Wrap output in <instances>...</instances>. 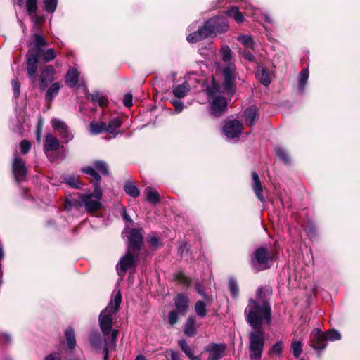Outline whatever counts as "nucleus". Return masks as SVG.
Instances as JSON below:
<instances>
[{"label":"nucleus","instance_id":"nucleus-60","mask_svg":"<svg viewBox=\"0 0 360 360\" xmlns=\"http://www.w3.org/2000/svg\"><path fill=\"white\" fill-rule=\"evenodd\" d=\"M243 55L245 59L250 61H252L255 58L254 56L248 51H244Z\"/></svg>","mask_w":360,"mask_h":360},{"label":"nucleus","instance_id":"nucleus-40","mask_svg":"<svg viewBox=\"0 0 360 360\" xmlns=\"http://www.w3.org/2000/svg\"><path fill=\"white\" fill-rule=\"evenodd\" d=\"M195 311L198 316H205L207 314L205 303L202 301H198L195 304Z\"/></svg>","mask_w":360,"mask_h":360},{"label":"nucleus","instance_id":"nucleus-50","mask_svg":"<svg viewBox=\"0 0 360 360\" xmlns=\"http://www.w3.org/2000/svg\"><path fill=\"white\" fill-rule=\"evenodd\" d=\"M11 84L14 96L18 98L20 95V84L17 79H13Z\"/></svg>","mask_w":360,"mask_h":360},{"label":"nucleus","instance_id":"nucleus-23","mask_svg":"<svg viewBox=\"0 0 360 360\" xmlns=\"http://www.w3.org/2000/svg\"><path fill=\"white\" fill-rule=\"evenodd\" d=\"M172 91L175 97L184 98L190 91V86L188 82H184L182 84L174 86Z\"/></svg>","mask_w":360,"mask_h":360},{"label":"nucleus","instance_id":"nucleus-44","mask_svg":"<svg viewBox=\"0 0 360 360\" xmlns=\"http://www.w3.org/2000/svg\"><path fill=\"white\" fill-rule=\"evenodd\" d=\"M229 289L233 297H236L238 296L239 290L238 286L236 281V280L231 278L229 281Z\"/></svg>","mask_w":360,"mask_h":360},{"label":"nucleus","instance_id":"nucleus-30","mask_svg":"<svg viewBox=\"0 0 360 360\" xmlns=\"http://www.w3.org/2000/svg\"><path fill=\"white\" fill-rule=\"evenodd\" d=\"M145 193L146 195L147 200L150 203L155 205L160 201V197L158 192L150 187H147L145 189Z\"/></svg>","mask_w":360,"mask_h":360},{"label":"nucleus","instance_id":"nucleus-13","mask_svg":"<svg viewBox=\"0 0 360 360\" xmlns=\"http://www.w3.org/2000/svg\"><path fill=\"white\" fill-rule=\"evenodd\" d=\"M13 172L15 180L20 182L25 180L27 174V169L25 163L16 155L13 161Z\"/></svg>","mask_w":360,"mask_h":360},{"label":"nucleus","instance_id":"nucleus-57","mask_svg":"<svg viewBox=\"0 0 360 360\" xmlns=\"http://www.w3.org/2000/svg\"><path fill=\"white\" fill-rule=\"evenodd\" d=\"M136 252L140 250V245L143 243V236L141 231L136 229Z\"/></svg>","mask_w":360,"mask_h":360},{"label":"nucleus","instance_id":"nucleus-19","mask_svg":"<svg viewBox=\"0 0 360 360\" xmlns=\"http://www.w3.org/2000/svg\"><path fill=\"white\" fill-rule=\"evenodd\" d=\"M79 75V72L75 68H70L65 77L66 84L71 88L76 86L78 83Z\"/></svg>","mask_w":360,"mask_h":360},{"label":"nucleus","instance_id":"nucleus-32","mask_svg":"<svg viewBox=\"0 0 360 360\" xmlns=\"http://www.w3.org/2000/svg\"><path fill=\"white\" fill-rule=\"evenodd\" d=\"M65 335L68 347L70 349L75 348L76 345V340L74 329L71 327L68 328L65 330Z\"/></svg>","mask_w":360,"mask_h":360},{"label":"nucleus","instance_id":"nucleus-2","mask_svg":"<svg viewBox=\"0 0 360 360\" xmlns=\"http://www.w3.org/2000/svg\"><path fill=\"white\" fill-rule=\"evenodd\" d=\"M122 301L120 292H117L114 298L110 300L108 305L101 312L99 316V325L104 335H111V342L115 345L118 335L117 330H112V320L117 311Z\"/></svg>","mask_w":360,"mask_h":360},{"label":"nucleus","instance_id":"nucleus-27","mask_svg":"<svg viewBox=\"0 0 360 360\" xmlns=\"http://www.w3.org/2000/svg\"><path fill=\"white\" fill-rule=\"evenodd\" d=\"M122 124V120L120 117H116L112 119L108 125L106 124V131L112 134H117V129Z\"/></svg>","mask_w":360,"mask_h":360},{"label":"nucleus","instance_id":"nucleus-5","mask_svg":"<svg viewBox=\"0 0 360 360\" xmlns=\"http://www.w3.org/2000/svg\"><path fill=\"white\" fill-rule=\"evenodd\" d=\"M103 191L99 185H95L94 192H86L79 194L78 198L67 199L65 202V208L70 210L74 205L84 207L89 213L94 212L101 207V200Z\"/></svg>","mask_w":360,"mask_h":360},{"label":"nucleus","instance_id":"nucleus-37","mask_svg":"<svg viewBox=\"0 0 360 360\" xmlns=\"http://www.w3.org/2000/svg\"><path fill=\"white\" fill-rule=\"evenodd\" d=\"M94 167L104 175L108 174V167L105 162L102 160H96L93 162Z\"/></svg>","mask_w":360,"mask_h":360},{"label":"nucleus","instance_id":"nucleus-38","mask_svg":"<svg viewBox=\"0 0 360 360\" xmlns=\"http://www.w3.org/2000/svg\"><path fill=\"white\" fill-rule=\"evenodd\" d=\"M179 345L191 360L198 359L196 356H194L193 355L192 350L190 348V347L187 345L186 340H180L179 341Z\"/></svg>","mask_w":360,"mask_h":360},{"label":"nucleus","instance_id":"nucleus-10","mask_svg":"<svg viewBox=\"0 0 360 360\" xmlns=\"http://www.w3.org/2000/svg\"><path fill=\"white\" fill-rule=\"evenodd\" d=\"M250 357L252 360H259L264 349V333L260 329H255L249 335Z\"/></svg>","mask_w":360,"mask_h":360},{"label":"nucleus","instance_id":"nucleus-29","mask_svg":"<svg viewBox=\"0 0 360 360\" xmlns=\"http://www.w3.org/2000/svg\"><path fill=\"white\" fill-rule=\"evenodd\" d=\"M51 122L53 129L57 131L59 135L68 129L66 123L60 119L53 118Z\"/></svg>","mask_w":360,"mask_h":360},{"label":"nucleus","instance_id":"nucleus-8","mask_svg":"<svg viewBox=\"0 0 360 360\" xmlns=\"http://www.w3.org/2000/svg\"><path fill=\"white\" fill-rule=\"evenodd\" d=\"M219 93V86L213 80L212 84L207 88V94L214 99L210 103V113L214 117L221 115L227 108V101L225 98L217 96Z\"/></svg>","mask_w":360,"mask_h":360},{"label":"nucleus","instance_id":"nucleus-54","mask_svg":"<svg viewBox=\"0 0 360 360\" xmlns=\"http://www.w3.org/2000/svg\"><path fill=\"white\" fill-rule=\"evenodd\" d=\"M283 350V345L281 342H277L273 345L271 349V353L280 355Z\"/></svg>","mask_w":360,"mask_h":360},{"label":"nucleus","instance_id":"nucleus-47","mask_svg":"<svg viewBox=\"0 0 360 360\" xmlns=\"http://www.w3.org/2000/svg\"><path fill=\"white\" fill-rule=\"evenodd\" d=\"M148 243L150 245V247L153 250H155V249H157L158 248H159V247H160L162 245V243H160V241L158 239V238H157L153 234L148 237Z\"/></svg>","mask_w":360,"mask_h":360},{"label":"nucleus","instance_id":"nucleus-64","mask_svg":"<svg viewBox=\"0 0 360 360\" xmlns=\"http://www.w3.org/2000/svg\"><path fill=\"white\" fill-rule=\"evenodd\" d=\"M104 353H105V355H104V360H108V353H109V349H108V347H105L104 348Z\"/></svg>","mask_w":360,"mask_h":360},{"label":"nucleus","instance_id":"nucleus-28","mask_svg":"<svg viewBox=\"0 0 360 360\" xmlns=\"http://www.w3.org/2000/svg\"><path fill=\"white\" fill-rule=\"evenodd\" d=\"M195 319L190 316L188 318L184 327V333L186 335L192 337L196 334V328L195 326Z\"/></svg>","mask_w":360,"mask_h":360},{"label":"nucleus","instance_id":"nucleus-45","mask_svg":"<svg viewBox=\"0 0 360 360\" xmlns=\"http://www.w3.org/2000/svg\"><path fill=\"white\" fill-rule=\"evenodd\" d=\"M12 342V337L11 334L6 332L0 331V345L2 346H8Z\"/></svg>","mask_w":360,"mask_h":360},{"label":"nucleus","instance_id":"nucleus-25","mask_svg":"<svg viewBox=\"0 0 360 360\" xmlns=\"http://www.w3.org/2000/svg\"><path fill=\"white\" fill-rule=\"evenodd\" d=\"M61 84L60 82L53 83L46 91V101L51 102L52 100L58 94L60 88Z\"/></svg>","mask_w":360,"mask_h":360},{"label":"nucleus","instance_id":"nucleus-53","mask_svg":"<svg viewBox=\"0 0 360 360\" xmlns=\"http://www.w3.org/2000/svg\"><path fill=\"white\" fill-rule=\"evenodd\" d=\"M60 136L66 143H68L74 138L73 134L71 133L68 129L63 131Z\"/></svg>","mask_w":360,"mask_h":360},{"label":"nucleus","instance_id":"nucleus-18","mask_svg":"<svg viewBox=\"0 0 360 360\" xmlns=\"http://www.w3.org/2000/svg\"><path fill=\"white\" fill-rule=\"evenodd\" d=\"M252 190H253L255 195L261 202H264V197L262 195L263 187H262V185L259 180V176L257 175V174L256 172H254L252 173Z\"/></svg>","mask_w":360,"mask_h":360},{"label":"nucleus","instance_id":"nucleus-26","mask_svg":"<svg viewBox=\"0 0 360 360\" xmlns=\"http://www.w3.org/2000/svg\"><path fill=\"white\" fill-rule=\"evenodd\" d=\"M106 131V123L104 122H91L89 124V131L93 135L101 134Z\"/></svg>","mask_w":360,"mask_h":360},{"label":"nucleus","instance_id":"nucleus-11","mask_svg":"<svg viewBox=\"0 0 360 360\" xmlns=\"http://www.w3.org/2000/svg\"><path fill=\"white\" fill-rule=\"evenodd\" d=\"M270 254L264 247L257 248L252 259V266L257 270H263L269 267Z\"/></svg>","mask_w":360,"mask_h":360},{"label":"nucleus","instance_id":"nucleus-4","mask_svg":"<svg viewBox=\"0 0 360 360\" xmlns=\"http://www.w3.org/2000/svg\"><path fill=\"white\" fill-rule=\"evenodd\" d=\"M46 44L47 43L44 37L38 34H33L28 42L30 49L27 55V72L32 83L36 82L35 74L41 53V48L46 46Z\"/></svg>","mask_w":360,"mask_h":360},{"label":"nucleus","instance_id":"nucleus-59","mask_svg":"<svg viewBox=\"0 0 360 360\" xmlns=\"http://www.w3.org/2000/svg\"><path fill=\"white\" fill-rule=\"evenodd\" d=\"M44 360H61V356L60 353L54 352L46 356Z\"/></svg>","mask_w":360,"mask_h":360},{"label":"nucleus","instance_id":"nucleus-21","mask_svg":"<svg viewBox=\"0 0 360 360\" xmlns=\"http://www.w3.org/2000/svg\"><path fill=\"white\" fill-rule=\"evenodd\" d=\"M59 148V141L51 134H47L45 139L44 151H54Z\"/></svg>","mask_w":360,"mask_h":360},{"label":"nucleus","instance_id":"nucleus-31","mask_svg":"<svg viewBox=\"0 0 360 360\" xmlns=\"http://www.w3.org/2000/svg\"><path fill=\"white\" fill-rule=\"evenodd\" d=\"M89 98L93 103H94V104L98 103L101 107H103V106L106 105L108 102V98L105 96L101 95L98 92L92 94L90 96Z\"/></svg>","mask_w":360,"mask_h":360},{"label":"nucleus","instance_id":"nucleus-12","mask_svg":"<svg viewBox=\"0 0 360 360\" xmlns=\"http://www.w3.org/2000/svg\"><path fill=\"white\" fill-rule=\"evenodd\" d=\"M243 130V124L236 120H226L223 127V133L227 139H236Z\"/></svg>","mask_w":360,"mask_h":360},{"label":"nucleus","instance_id":"nucleus-1","mask_svg":"<svg viewBox=\"0 0 360 360\" xmlns=\"http://www.w3.org/2000/svg\"><path fill=\"white\" fill-rule=\"evenodd\" d=\"M245 316L254 329H260L262 325L271 323V309L262 288L257 290L255 299L249 300L245 309Z\"/></svg>","mask_w":360,"mask_h":360},{"label":"nucleus","instance_id":"nucleus-41","mask_svg":"<svg viewBox=\"0 0 360 360\" xmlns=\"http://www.w3.org/2000/svg\"><path fill=\"white\" fill-rule=\"evenodd\" d=\"M89 342L94 348L100 347L102 342L100 334L98 333H92L89 337Z\"/></svg>","mask_w":360,"mask_h":360},{"label":"nucleus","instance_id":"nucleus-63","mask_svg":"<svg viewBox=\"0 0 360 360\" xmlns=\"http://www.w3.org/2000/svg\"><path fill=\"white\" fill-rule=\"evenodd\" d=\"M171 359L172 360H178V354L176 352L172 351L171 353Z\"/></svg>","mask_w":360,"mask_h":360},{"label":"nucleus","instance_id":"nucleus-46","mask_svg":"<svg viewBox=\"0 0 360 360\" xmlns=\"http://www.w3.org/2000/svg\"><path fill=\"white\" fill-rule=\"evenodd\" d=\"M65 183L73 188H80V182L79 179L74 176H69L65 179Z\"/></svg>","mask_w":360,"mask_h":360},{"label":"nucleus","instance_id":"nucleus-7","mask_svg":"<svg viewBox=\"0 0 360 360\" xmlns=\"http://www.w3.org/2000/svg\"><path fill=\"white\" fill-rule=\"evenodd\" d=\"M122 238L127 244L128 252L121 258L117 265V271L120 276L124 275L125 271L135 264V257L132 254L135 251V229L130 228L127 224L122 231Z\"/></svg>","mask_w":360,"mask_h":360},{"label":"nucleus","instance_id":"nucleus-56","mask_svg":"<svg viewBox=\"0 0 360 360\" xmlns=\"http://www.w3.org/2000/svg\"><path fill=\"white\" fill-rule=\"evenodd\" d=\"M177 320L178 316L176 312L174 311H170L168 315V321L169 324L172 326L174 325L177 322Z\"/></svg>","mask_w":360,"mask_h":360},{"label":"nucleus","instance_id":"nucleus-62","mask_svg":"<svg viewBox=\"0 0 360 360\" xmlns=\"http://www.w3.org/2000/svg\"><path fill=\"white\" fill-rule=\"evenodd\" d=\"M123 217H124V219L126 221L129 222L131 224H132V223H133L132 219L129 217V216L128 215V214H127V213H126L125 212H124Z\"/></svg>","mask_w":360,"mask_h":360},{"label":"nucleus","instance_id":"nucleus-3","mask_svg":"<svg viewBox=\"0 0 360 360\" xmlns=\"http://www.w3.org/2000/svg\"><path fill=\"white\" fill-rule=\"evenodd\" d=\"M222 63L216 64L217 73L220 74L224 80V86L228 91H232L236 77V66L232 61V51L227 46L221 49Z\"/></svg>","mask_w":360,"mask_h":360},{"label":"nucleus","instance_id":"nucleus-34","mask_svg":"<svg viewBox=\"0 0 360 360\" xmlns=\"http://www.w3.org/2000/svg\"><path fill=\"white\" fill-rule=\"evenodd\" d=\"M275 152L276 156L280 158V160H281L284 163L288 164L290 162V157L285 148L277 146L275 148Z\"/></svg>","mask_w":360,"mask_h":360},{"label":"nucleus","instance_id":"nucleus-9","mask_svg":"<svg viewBox=\"0 0 360 360\" xmlns=\"http://www.w3.org/2000/svg\"><path fill=\"white\" fill-rule=\"evenodd\" d=\"M340 333L335 330H330L326 333H321L319 328H315L311 333V346L317 351H321L326 347V340L334 341L340 340Z\"/></svg>","mask_w":360,"mask_h":360},{"label":"nucleus","instance_id":"nucleus-6","mask_svg":"<svg viewBox=\"0 0 360 360\" xmlns=\"http://www.w3.org/2000/svg\"><path fill=\"white\" fill-rule=\"evenodd\" d=\"M228 28L229 25L224 18L215 17L207 21L197 32L190 34L186 39L189 43H196L214 33L225 32Z\"/></svg>","mask_w":360,"mask_h":360},{"label":"nucleus","instance_id":"nucleus-39","mask_svg":"<svg viewBox=\"0 0 360 360\" xmlns=\"http://www.w3.org/2000/svg\"><path fill=\"white\" fill-rule=\"evenodd\" d=\"M43 48H41V53L40 56V58H42V59L45 62H50L56 58V52L53 49H48L47 50L43 51Z\"/></svg>","mask_w":360,"mask_h":360},{"label":"nucleus","instance_id":"nucleus-14","mask_svg":"<svg viewBox=\"0 0 360 360\" xmlns=\"http://www.w3.org/2000/svg\"><path fill=\"white\" fill-rule=\"evenodd\" d=\"M225 349L226 346L223 344L208 345L205 348V351L209 352L207 360H219L224 356Z\"/></svg>","mask_w":360,"mask_h":360},{"label":"nucleus","instance_id":"nucleus-42","mask_svg":"<svg viewBox=\"0 0 360 360\" xmlns=\"http://www.w3.org/2000/svg\"><path fill=\"white\" fill-rule=\"evenodd\" d=\"M238 40L248 49H253L254 42L250 36L243 35L238 37Z\"/></svg>","mask_w":360,"mask_h":360},{"label":"nucleus","instance_id":"nucleus-43","mask_svg":"<svg viewBox=\"0 0 360 360\" xmlns=\"http://www.w3.org/2000/svg\"><path fill=\"white\" fill-rule=\"evenodd\" d=\"M45 10L49 13H53L58 5V0H44Z\"/></svg>","mask_w":360,"mask_h":360},{"label":"nucleus","instance_id":"nucleus-36","mask_svg":"<svg viewBox=\"0 0 360 360\" xmlns=\"http://www.w3.org/2000/svg\"><path fill=\"white\" fill-rule=\"evenodd\" d=\"M227 15L232 17L236 22L240 23L243 21V15L237 7H233L227 11Z\"/></svg>","mask_w":360,"mask_h":360},{"label":"nucleus","instance_id":"nucleus-52","mask_svg":"<svg viewBox=\"0 0 360 360\" xmlns=\"http://www.w3.org/2000/svg\"><path fill=\"white\" fill-rule=\"evenodd\" d=\"M20 147L22 153L26 154L30 150L31 144L28 141L23 140L20 142Z\"/></svg>","mask_w":360,"mask_h":360},{"label":"nucleus","instance_id":"nucleus-58","mask_svg":"<svg viewBox=\"0 0 360 360\" xmlns=\"http://www.w3.org/2000/svg\"><path fill=\"white\" fill-rule=\"evenodd\" d=\"M172 103L175 107V111L177 113H179V112H181L183 110V109H184V103L181 101H177V100H174V101H172Z\"/></svg>","mask_w":360,"mask_h":360},{"label":"nucleus","instance_id":"nucleus-24","mask_svg":"<svg viewBox=\"0 0 360 360\" xmlns=\"http://www.w3.org/2000/svg\"><path fill=\"white\" fill-rule=\"evenodd\" d=\"M256 77L264 86H268L271 82L269 72L262 67H259L257 68Z\"/></svg>","mask_w":360,"mask_h":360},{"label":"nucleus","instance_id":"nucleus-61","mask_svg":"<svg viewBox=\"0 0 360 360\" xmlns=\"http://www.w3.org/2000/svg\"><path fill=\"white\" fill-rule=\"evenodd\" d=\"M196 289H197L198 292L200 295H203V296L205 297V300H206L208 303H210V302H211V300H210V298L208 296H207V295H205L204 294V292H202V290L201 288H200L199 285H198V286H197Z\"/></svg>","mask_w":360,"mask_h":360},{"label":"nucleus","instance_id":"nucleus-22","mask_svg":"<svg viewBox=\"0 0 360 360\" xmlns=\"http://www.w3.org/2000/svg\"><path fill=\"white\" fill-rule=\"evenodd\" d=\"M245 14L246 15H252V16H254L255 18H258V14L259 13H261L262 15H264V19L266 22H269V23H271L272 22V20L271 18V17L268 15V14H265V13H261V11L255 8L253 6H252L251 4H248L247 5L245 8Z\"/></svg>","mask_w":360,"mask_h":360},{"label":"nucleus","instance_id":"nucleus-49","mask_svg":"<svg viewBox=\"0 0 360 360\" xmlns=\"http://www.w3.org/2000/svg\"><path fill=\"white\" fill-rule=\"evenodd\" d=\"M176 279L185 285H188L191 283V280L182 272L179 273L176 275Z\"/></svg>","mask_w":360,"mask_h":360},{"label":"nucleus","instance_id":"nucleus-48","mask_svg":"<svg viewBox=\"0 0 360 360\" xmlns=\"http://www.w3.org/2000/svg\"><path fill=\"white\" fill-rule=\"evenodd\" d=\"M292 347L293 350V354L295 358H298L302 351V345L300 342H294L292 343Z\"/></svg>","mask_w":360,"mask_h":360},{"label":"nucleus","instance_id":"nucleus-20","mask_svg":"<svg viewBox=\"0 0 360 360\" xmlns=\"http://www.w3.org/2000/svg\"><path fill=\"white\" fill-rule=\"evenodd\" d=\"M258 117L257 109L255 106L247 108L244 112V122L248 126L255 124Z\"/></svg>","mask_w":360,"mask_h":360},{"label":"nucleus","instance_id":"nucleus-51","mask_svg":"<svg viewBox=\"0 0 360 360\" xmlns=\"http://www.w3.org/2000/svg\"><path fill=\"white\" fill-rule=\"evenodd\" d=\"M124 191L131 197H135V185L131 183H127L124 186Z\"/></svg>","mask_w":360,"mask_h":360},{"label":"nucleus","instance_id":"nucleus-16","mask_svg":"<svg viewBox=\"0 0 360 360\" xmlns=\"http://www.w3.org/2000/svg\"><path fill=\"white\" fill-rule=\"evenodd\" d=\"M17 4L20 6H22L26 3V6L29 15H31L32 21L34 24H39L41 22V18L36 15L37 9V0H15Z\"/></svg>","mask_w":360,"mask_h":360},{"label":"nucleus","instance_id":"nucleus-35","mask_svg":"<svg viewBox=\"0 0 360 360\" xmlns=\"http://www.w3.org/2000/svg\"><path fill=\"white\" fill-rule=\"evenodd\" d=\"M309 78V70L307 69L302 70L299 75L298 88L300 91L304 90V86Z\"/></svg>","mask_w":360,"mask_h":360},{"label":"nucleus","instance_id":"nucleus-15","mask_svg":"<svg viewBox=\"0 0 360 360\" xmlns=\"http://www.w3.org/2000/svg\"><path fill=\"white\" fill-rule=\"evenodd\" d=\"M56 70L52 65L46 66L41 71L39 78L41 89H45L53 80Z\"/></svg>","mask_w":360,"mask_h":360},{"label":"nucleus","instance_id":"nucleus-55","mask_svg":"<svg viewBox=\"0 0 360 360\" xmlns=\"http://www.w3.org/2000/svg\"><path fill=\"white\" fill-rule=\"evenodd\" d=\"M132 94L129 93L124 96L123 103L126 107H131L133 105Z\"/></svg>","mask_w":360,"mask_h":360},{"label":"nucleus","instance_id":"nucleus-33","mask_svg":"<svg viewBox=\"0 0 360 360\" xmlns=\"http://www.w3.org/2000/svg\"><path fill=\"white\" fill-rule=\"evenodd\" d=\"M82 172L84 174H89L94 179L95 182L94 186L99 185L101 183V176L100 175L95 171V168L91 166H86L82 169Z\"/></svg>","mask_w":360,"mask_h":360},{"label":"nucleus","instance_id":"nucleus-17","mask_svg":"<svg viewBox=\"0 0 360 360\" xmlns=\"http://www.w3.org/2000/svg\"><path fill=\"white\" fill-rule=\"evenodd\" d=\"M177 311L184 315L188 306V299L184 294H179L174 300Z\"/></svg>","mask_w":360,"mask_h":360}]
</instances>
